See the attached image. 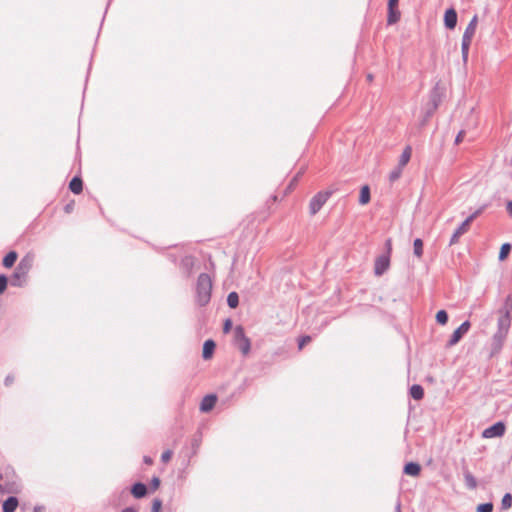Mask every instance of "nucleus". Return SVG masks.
Returning a JSON list of instances; mask_svg holds the SVG:
<instances>
[{
	"label": "nucleus",
	"mask_w": 512,
	"mask_h": 512,
	"mask_svg": "<svg viewBox=\"0 0 512 512\" xmlns=\"http://www.w3.org/2000/svg\"><path fill=\"white\" fill-rule=\"evenodd\" d=\"M499 314L497 331L491 339V356L501 351L511 326L512 297L510 295L506 298L504 306L499 310Z\"/></svg>",
	"instance_id": "nucleus-1"
},
{
	"label": "nucleus",
	"mask_w": 512,
	"mask_h": 512,
	"mask_svg": "<svg viewBox=\"0 0 512 512\" xmlns=\"http://www.w3.org/2000/svg\"><path fill=\"white\" fill-rule=\"evenodd\" d=\"M446 85L442 81H438L429 94V100L424 106V120L426 122L437 110L446 94Z\"/></svg>",
	"instance_id": "nucleus-2"
},
{
	"label": "nucleus",
	"mask_w": 512,
	"mask_h": 512,
	"mask_svg": "<svg viewBox=\"0 0 512 512\" xmlns=\"http://www.w3.org/2000/svg\"><path fill=\"white\" fill-rule=\"evenodd\" d=\"M34 256L31 254L25 255L18 263L14 273L11 276L10 284L14 287H22L27 282V277L33 267Z\"/></svg>",
	"instance_id": "nucleus-3"
},
{
	"label": "nucleus",
	"mask_w": 512,
	"mask_h": 512,
	"mask_svg": "<svg viewBox=\"0 0 512 512\" xmlns=\"http://www.w3.org/2000/svg\"><path fill=\"white\" fill-rule=\"evenodd\" d=\"M212 280L207 273L198 276L196 284V301L200 306H206L211 299Z\"/></svg>",
	"instance_id": "nucleus-4"
},
{
	"label": "nucleus",
	"mask_w": 512,
	"mask_h": 512,
	"mask_svg": "<svg viewBox=\"0 0 512 512\" xmlns=\"http://www.w3.org/2000/svg\"><path fill=\"white\" fill-rule=\"evenodd\" d=\"M234 344L244 356L249 354L251 341L245 335L244 328L241 325L236 326L234 329Z\"/></svg>",
	"instance_id": "nucleus-5"
},
{
	"label": "nucleus",
	"mask_w": 512,
	"mask_h": 512,
	"mask_svg": "<svg viewBox=\"0 0 512 512\" xmlns=\"http://www.w3.org/2000/svg\"><path fill=\"white\" fill-rule=\"evenodd\" d=\"M330 191H321L318 192L309 203V212L311 215H315L317 212L320 211V209L323 207V205L327 202L329 197L331 196Z\"/></svg>",
	"instance_id": "nucleus-6"
},
{
	"label": "nucleus",
	"mask_w": 512,
	"mask_h": 512,
	"mask_svg": "<svg viewBox=\"0 0 512 512\" xmlns=\"http://www.w3.org/2000/svg\"><path fill=\"white\" fill-rule=\"evenodd\" d=\"M470 322L469 321H465L463 322L454 332L453 334L451 335V338L450 340L447 342L446 346L447 347H452L454 345H456L460 340L461 338L463 337L464 334H466L469 329H470Z\"/></svg>",
	"instance_id": "nucleus-7"
},
{
	"label": "nucleus",
	"mask_w": 512,
	"mask_h": 512,
	"mask_svg": "<svg viewBox=\"0 0 512 512\" xmlns=\"http://www.w3.org/2000/svg\"><path fill=\"white\" fill-rule=\"evenodd\" d=\"M390 266V256L389 255H380L376 258L374 264V273L376 276L383 275Z\"/></svg>",
	"instance_id": "nucleus-8"
},
{
	"label": "nucleus",
	"mask_w": 512,
	"mask_h": 512,
	"mask_svg": "<svg viewBox=\"0 0 512 512\" xmlns=\"http://www.w3.org/2000/svg\"><path fill=\"white\" fill-rule=\"evenodd\" d=\"M505 432V425L502 422H497L493 424L492 426L486 428L483 431V437L484 438H494V437H500Z\"/></svg>",
	"instance_id": "nucleus-9"
},
{
	"label": "nucleus",
	"mask_w": 512,
	"mask_h": 512,
	"mask_svg": "<svg viewBox=\"0 0 512 512\" xmlns=\"http://www.w3.org/2000/svg\"><path fill=\"white\" fill-rule=\"evenodd\" d=\"M457 12L454 8H448L444 13V25L447 29L452 30L457 25Z\"/></svg>",
	"instance_id": "nucleus-10"
},
{
	"label": "nucleus",
	"mask_w": 512,
	"mask_h": 512,
	"mask_svg": "<svg viewBox=\"0 0 512 512\" xmlns=\"http://www.w3.org/2000/svg\"><path fill=\"white\" fill-rule=\"evenodd\" d=\"M216 402H217L216 395H213V394L206 395L201 401L200 410L202 412H209L213 409Z\"/></svg>",
	"instance_id": "nucleus-11"
},
{
	"label": "nucleus",
	"mask_w": 512,
	"mask_h": 512,
	"mask_svg": "<svg viewBox=\"0 0 512 512\" xmlns=\"http://www.w3.org/2000/svg\"><path fill=\"white\" fill-rule=\"evenodd\" d=\"M476 26H477V16H474L471 19V21L469 22V24L467 25V27L464 31V34L462 36V40L472 41V38L476 31Z\"/></svg>",
	"instance_id": "nucleus-12"
},
{
	"label": "nucleus",
	"mask_w": 512,
	"mask_h": 512,
	"mask_svg": "<svg viewBox=\"0 0 512 512\" xmlns=\"http://www.w3.org/2000/svg\"><path fill=\"white\" fill-rule=\"evenodd\" d=\"M470 225L467 221H463L462 224L455 230L451 239L450 245H454L459 241V238L469 230Z\"/></svg>",
	"instance_id": "nucleus-13"
},
{
	"label": "nucleus",
	"mask_w": 512,
	"mask_h": 512,
	"mask_svg": "<svg viewBox=\"0 0 512 512\" xmlns=\"http://www.w3.org/2000/svg\"><path fill=\"white\" fill-rule=\"evenodd\" d=\"M403 471L406 475L417 477L420 475L421 466L416 462H409L404 466Z\"/></svg>",
	"instance_id": "nucleus-14"
},
{
	"label": "nucleus",
	"mask_w": 512,
	"mask_h": 512,
	"mask_svg": "<svg viewBox=\"0 0 512 512\" xmlns=\"http://www.w3.org/2000/svg\"><path fill=\"white\" fill-rule=\"evenodd\" d=\"M216 344L213 340H206L203 345L202 357L205 360H208L212 357Z\"/></svg>",
	"instance_id": "nucleus-15"
},
{
	"label": "nucleus",
	"mask_w": 512,
	"mask_h": 512,
	"mask_svg": "<svg viewBox=\"0 0 512 512\" xmlns=\"http://www.w3.org/2000/svg\"><path fill=\"white\" fill-rule=\"evenodd\" d=\"M131 493L135 498H143L147 494V487L141 482L135 483L131 488Z\"/></svg>",
	"instance_id": "nucleus-16"
},
{
	"label": "nucleus",
	"mask_w": 512,
	"mask_h": 512,
	"mask_svg": "<svg viewBox=\"0 0 512 512\" xmlns=\"http://www.w3.org/2000/svg\"><path fill=\"white\" fill-rule=\"evenodd\" d=\"M18 506V499L14 496L7 498L2 505L3 512H15Z\"/></svg>",
	"instance_id": "nucleus-17"
},
{
	"label": "nucleus",
	"mask_w": 512,
	"mask_h": 512,
	"mask_svg": "<svg viewBox=\"0 0 512 512\" xmlns=\"http://www.w3.org/2000/svg\"><path fill=\"white\" fill-rule=\"evenodd\" d=\"M69 189L74 193V194H79L82 192L83 190V182H82V179L80 177H73L72 180L70 181L69 183Z\"/></svg>",
	"instance_id": "nucleus-18"
},
{
	"label": "nucleus",
	"mask_w": 512,
	"mask_h": 512,
	"mask_svg": "<svg viewBox=\"0 0 512 512\" xmlns=\"http://www.w3.org/2000/svg\"><path fill=\"white\" fill-rule=\"evenodd\" d=\"M411 154H412L411 147L410 146L405 147V149L403 150V152L400 156L398 165L400 167L404 168L407 165V163L409 162V160L411 158Z\"/></svg>",
	"instance_id": "nucleus-19"
},
{
	"label": "nucleus",
	"mask_w": 512,
	"mask_h": 512,
	"mask_svg": "<svg viewBox=\"0 0 512 512\" xmlns=\"http://www.w3.org/2000/svg\"><path fill=\"white\" fill-rule=\"evenodd\" d=\"M410 395L415 400H421L424 396V389L421 385L414 384L410 388Z\"/></svg>",
	"instance_id": "nucleus-20"
},
{
	"label": "nucleus",
	"mask_w": 512,
	"mask_h": 512,
	"mask_svg": "<svg viewBox=\"0 0 512 512\" xmlns=\"http://www.w3.org/2000/svg\"><path fill=\"white\" fill-rule=\"evenodd\" d=\"M464 479L466 486L473 490L477 487V481L476 478L472 475V473L469 470L464 471Z\"/></svg>",
	"instance_id": "nucleus-21"
},
{
	"label": "nucleus",
	"mask_w": 512,
	"mask_h": 512,
	"mask_svg": "<svg viewBox=\"0 0 512 512\" xmlns=\"http://www.w3.org/2000/svg\"><path fill=\"white\" fill-rule=\"evenodd\" d=\"M17 253L15 251H10L4 258H3V266L6 268L12 267L16 260H17Z\"/></svg>",
	"instance_id": "nucleus-22"
},
{
	"label": "nucleus",
	"mask_w": 512,
	"mask_h": 512,
	"mask_svg": "<svg viewBox=\"0 0 512 512\" xmlns=\"http://www.w3.org/2000/svg\"><path fill=\"white\" fill-rule=\"evenodd\" d=\"M370 201V188L369 186L365 185L361 188L360 196H359V203L361 205H365L369 203Z\"/></svg>",
	"instance_id": "nucleus-23"
},
{
	"label": "nucleus",
	"mask_w": 512,
	"mask_h": 512,
	"mask_svg": "<svg viewBox=\"0 0 512 512\" xmlns=\"http://www.w3.org/2000/svg\"><path fill=\"white\" fill-rule=\"evenodd\" d=\"M400 19V11L398 10V8L396 9H388V17H387V22L388 24H395L396 22H398Z\"/></svg>",
	"instance_id": "nucleus-24"
},
{
	"label": "nucleus",
	"mask_w": 512,
	"mask_h": 512,
	"mask_svg": "<svg viewBox=\"0 0 512 512\" xmlns=\"http://www.w3.org/2000/svg\"><path fill=\"white\" fill-rule=\"evenodd\" d=\"M227 304L230 308H236L239 304V295L237 292H230L227 296Z\"/></svg>",
	"instance_id": "nucleus-25"
},
{
	"label": "nucleus",
	"mask_w": 512,
	"mask_h": 512,
	"mask_svg": "<svg viewBox=\"0 0 512 512\" xmlns=\"http://www.w3.org/2000/svg\"><path fill=\"white\" fill-rule=\"evenodd\" d=\"M413 248H414L415 256H417L418 258L422 257V255H423V241L420 238H417V239L414 240Z\"/></svg>",
	"instance_id": "nucleus-26"
},
{
	"label": "nucleus",
	"mask_w": 512,
	"mask_h": 512,
	"mask_svg": "<svg viewBox=\"0 0 512 512\" xmlns=\"http://www.w3.org/2000/svg\"><path fill=\"white\" fill-rule=\"evenodd\" d=\"M471 41L462 40L461 49H462V58L464 63L466 64L468 61V53L470 49Z\"/></svg>",
	"instance_id": "nucleus-27"
},
{
	"label": "nucleus",
	"mask_w": 512,
	"mask_h": 512,
	"mask_svg": "<svg viewBox=\"0 0 512 512\" xmlns=\"http://www.w3.org/2000/svg\"><path fill=\"white\" fill-rule=\"evenodd\" d=\"M402 171H403V167H400L399 165H397L389 174L390 182L393 183L396 180H398L402 174Z\"/></svg>",
	"instance_id": "nucleus-28"
},
{
	"label": "nucleus",
	"mask_w": 512,
	"mask_h": 512,
	"mask_svg": "<svg viewBox=\"0 0 512 512\" xmlns=\"http://www.w3.org/2000/svg\"><path fill=\"white\" fill-rule=\"evenodd\" d=\"M510 251H511V245L509 243H504L500 248L499 260L500 261L505 260L508 256V254L510 253Z\"/></svg>",
	"instance_id": "nucleus-29"
},
{
	"label": "nucleus",
	"mask_w": 512,
	"mask_h": 512,
	"mask_svg": "<svg viewBox=\"0 0 512 512\" xmlns=\"http://www.w3.org/2000/svg\"><path fill=\"white\" fill-rule=\"evenodd\" d=\"M512 506V495L510 493H506L501 501V509L508 510Z\"/></svg>",
	"instance_id": "nucleus-30"
},
{
	"label": "nucleus",
	"mask_w": 512,
	"mask_h": 512,
	"mask_svg": "<svg viewBox=\"0 0 512 512\" xmlns=\"http://www.w3.org/2000/svg\"><path fill=\"white\" fill-rule=\"evenodd\" d=\"M436 321L441 325H445L448 322L447 312L445 310H439L436 314Z\"/></svg>",
	"instance_id": "nucleus-31"
},
{
	"label": "nucleus",
	"mask_w": 512,
	"mask_h": 512,
	"mask_svg": "<svg viewBox=\"0 0 512 512\" xmlns=\"http://www.w3.org/2000/svg\"><path fill=\"white\" fill-rule=\"evenodd\" d=\"M477 512H492L493 504L491 502L483 503L477 506Z\"/></svg>",
	"instance_id": "nucleus-32"
},
{
	"label": "nucleus",
	"mask_w": 512,
	"mask_h": 512,
	"mask_svg": "<svg viewBox=\"0 0 512 512\" xmlns=\"http://www.w3.org/2000/svg\"><path fill=\"white\" fill-rule=\"evenodd\" d=\"M8 279L4 274L0 275V295L6 290L7 288Z\"/></svg>",
	"instance_id": "nucleus-33"
},
{
	"label": "nucleus",
	"mask_w": 512,
	"mask_h": 512,
	"mask_svg": "<svg viewBox=\"0 0 512 512\" xmlns=\"http://www.w3.org/2000/svg\"><path fill=\"white\" fill-rule=\"evenodd\" d=\"M162 507V501L160 499H154L152 502L151 512H160Z\"/></svg>",
	"instance_id": "nucleus-34"
},
{
	"label": "nucleus",
	"mask_w": 512,
	"mask_h": 512,
	"mask_svg": "<svg viewBox=\"0 0 512 512\" xmlns=\"http://www.w3.org/2000/svg\"><path fill=\"white\" fill-rule=\"evenodd\" d=\"M311 341L310 336H303L299 339L298 348L301 350L303 347Z\"/></svg>",
	"instance_id": "nucleus-35"
},
{
	"label": "nucleus",
	"mask_w": 512,
	"mask_h": 512,
	"mask_svg": "<svg viewBox=\"0 0 512 512\" xmlns=\"http://www.w3.org/2000/svg\"><path fill=\"white\" fill-rule=\"evenodd\" d=\"M483 211V208H480L478 210H476L474 213H472L469 217H467V219L465 221L468 222V224L470 225L472 223V221L474 219H476Z\"/></svg>",
	"instance_id": "nucleus-36"
},
{
	"label": "nucleus",
	"mask_w": 512,
	"mask_h": 512,
	"mask_svg": "<svg viewBox=\"0 0 512 512\" xmlns=\"http://www.w3.org/2000/svg\"><path fill=\"white\" fill-rule=\"evenodd\" d=\"M171 457H172V451L166 450L162 453L161 460H162V462L167 463L168 461H170Z\"/></svg>",
	"instance_id": "nucleus-37"
},
{
	"label": "nucleus",
	"mask_w": 512,
	"mask_h": 512,
	"mask_svg": "<svg viewBox=\"0 0 512 512\" xmlns=\"http://www.w3.org/2000/svg\"><path fill=\"white\" fill-rule=\"evenodd\" d=\"M232 328V320L226 319L223 325V332L228 333Z\"/></svg>",
	"instance_id": "nucleus-38"
},
{
	"label": "nucleus",
	"mask_w": 512,
	"mask_h": 512,
	"mask_svg": "<svg viewBox=\"0 0 512 512\" xmlns=\"http://www.w3.org/2000/svg\"><path fill=\"white\" fill-rule=\"evenodd\" d=\"M159 486H160V479H159V477H156V476L153 477L152 480H151V488L153 490H156V489L159 488Z\"/></svg>",
	"instance_id": "nucleus-39"
},
{
	"label": "nucleus",
	"mask_w": 512,
	"mask_h": 512,
	"mask_svg": "<svg viewBox=\"0 0 512 512\" xmlns=\"http://www.w3.org/2000/svg\"><path fill=\"white\" fill-rule=\"evenodd\" d=\"M464 135H465V131H464V130H461V131L457 134V136H456V138H455V144H459V143H461V142L463 141Z\"/></svg>",
	"instance_id": "nucleus-40"
},
{
	"label": "nucleus",
	"mask_w": 512,
	"mask_h": 512,
	"mask_svg": "<svg viewBox=\"0 0 512 512\" xmlns=\"http://www.w3.org/2000/svg\"><path fill=\"white\" fill-rule=\"evenodd\" d=\"M399 0H388V9L398 8Z\"/></svg>",
	"instance_id": "nucleus-41"
},
{
	"label": "nucleus",
	"mask_w": 512,
	"mask_h": 512,
	"mask_svg": "<svg viewBox=\"0 0 512 512\" xmlns=\"http://www.w3.org/2000/svg\"><path fill=\"white\" fill-rule=\"evenodd\" d=\"M385 246H386V249H387V253L385 255H389L390 256V253H391V250H392V241H391V239H387L386 240Z\"/></svg>",
	"instance_id": "nucleus-42"
},
{
	"label": "nucleus",
	"mask_w": 512,
	"mask_h": 512,
	"mask_svg": "<svg viewBox=\"0 0 512 512\" xmlns=\"http://www.w3.org/2000/svg\"><path fill=\"white\" fill-rule=\"evenodd\" d=\"M13 381H14V378H13L12 376L8 375V376L5 378L4 383H5V385H6V386H9L10 384H12V383H13Z\"/></svg>",
	"instance_id": "nucleus-43"
},
{
	"label": "nucleus",
	"mask_w": 512,
	"mask_h": 512,
	"mask_svg": "<svg viewBox=\"0 0 512 512\" xmlns=\"http://www.w3.org/2000/svg\"><path fill=\"white\" fill-rule=\"evenodd\" d=\"M506 209H507V212L509 213V215L512 217V201L508 202Z\"/></svg>",
	"instance_id": "nucleus-44"
},
{
	"label": "nucleus",
	"mask_w": 512,
	"mask_h": 512,
	"mask_svg": "<svg viewBox=\"0 0 512 512\" xmlns=\"http://www.w3.org/2000/svg\"><path fill=\"white\" fill-rule=\"evenodd\" d=\"M144 462L148 465H151L153 463V460L149 456H145Z\"/></svg>",
	"instance_id": "nucleus-45"
},
{
	"label": "nucleus",
	"mask_w": 512,
	"mask_h": 512,
	"mask_svg": "<svg viewBox=\"0 0 512 512\" xmlns=\"http://www.w3.org/2000/svg\"><path fill=\"white\" fill-rule=\"evenodd\" d=\"M122 512H137V510L134 509L133 507H127L123 509Z\"/></svg>",
	"instance_id": "nucleus-46"
},
{
	"label": "nucleus",
	"mask_w": 512,
	"mask_h": 512,
	"mask_svg": "<svg viewBox=\"0 0 512 512\" xmlns=\"http://www.w3.org/2000/svg\"><path fill=\"white\" fill-rule=\"evenodd\" d=\"M42 510H43V507H41V506L34 507V512H42Z\"/></svg>",
	"instance_id": "nucleus-47"
},
{
	"label": "nucleus",
	"mask_w": 512,
	"mask_h": 512,
	"mask_svg": "<svg viewBox=\"0 0 512 512\" xmlns=\"http://www.w3.org/2000/svg\"><path fill=\"white\" fill-rule=\"evenodd\" d=\"M367 80L371 82L373 80V75L371 73L367 74Z\"/></svg>",
	"instance_id": "nucleus-48"
},
{
	"label": "nucleus",
	"mask_w": 512,
	"mask_h": 512,
	"mask_svg": "<svg viewBox=\"0 0 512 512\" xmlns=\"http://www.w3.org/2000/svg\"><path fill=\"white\" fill-rule=\"evenodd\" d=\"M298 176H299V174H298L297 176H295V177H294V179H293V180H292V182L290 183V186H289V187H291L292 185H294V183H295V182L297 181V179H298Z\"/></svg>",
	"instance_id": "nucleus-49"
},
{
	"label": "nucleus",
	"mask_w": 512,
	"mask_h": 512,
	"mask_svg": "<svg viewBox=\"0 0 512 512\" xmlns=\"http://www.w3.org/2000/svg\"><path fill=\"white\" fill-rule=\"evenodd\" d=\"M400 509H401V504L398 502L397 506H396V511L397 512H400Z\"/></svg>",
	"instance_id": "nucleus-50"
},
{
	"label": "nucleus",
	"mask_w": 512,
	"mask_h": 512,
	"mask_svg": "<svg viewBox=\"0 0 512 512\" xmlns=\"http://www.w3.org/2000/svg\"><path fill=\"white\" fill-rule=\"evenodd\" d=\"M65 210H66V212H69V211H70V205H67V206L65 207Z\"/></svg>",
	"instance_id": "nucleus-51"
}]
</instances>
